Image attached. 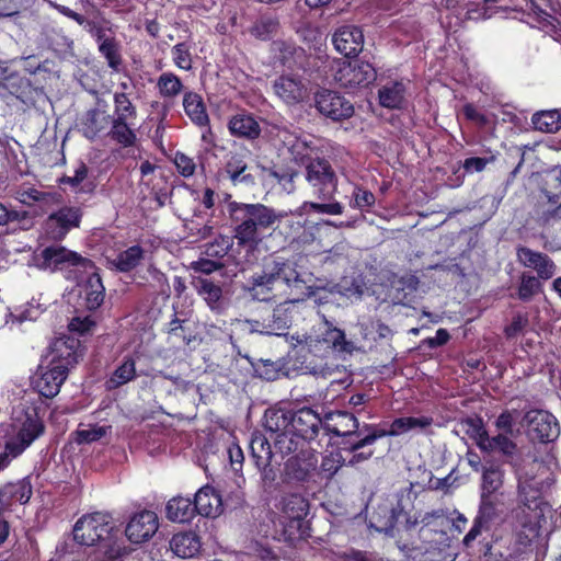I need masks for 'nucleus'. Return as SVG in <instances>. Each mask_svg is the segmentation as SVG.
Masks as SVG:
<instances>
[{
    "instance_id": "ddd939ff",
    "label": "nucleus",
    "mask_w": 561,
    "mask_h": 561,
    "mask_svg": "<svg viewBox=\"0 0 561 561\" xmlns=\"http://www.w3.org/2000/svg\"><path fill=\"white\" fill-rule=\"evenodd\" d=\"M528 14L537 26L554 39L561 38L560 3L558 0H526Z\"/></svg>"
},
{
    "instance_id": "72a5a7b5",
    "label": "nucleus",
    "mask_w": 561,
    "mask_h": 561,
    "mask_svg": "<svg viewBox=\"0 0 561 561\" xmlns=\"http://www.w3.org/2000/svg\"><path fill=\"white\" fill-rule=\"evenodd\" d=\"M111 122V116L104 110H89L81 121L83 135L89 139H94L101 133H104Z\"/></svg>"
},
{
    "instance_id": "f3484780",
    "label": "nucleus",
    "mask_w": 561,
    "mask_h": 561,
    "mask_svg": "<svg viewBox=\"0 0 561 561\" xmlns=\"http://www.w3.org/2000/svg\"><path fill=\"white\" fill-rule=\"evenodd\" d=\"M516 259L524 267L535 270L537 277L542 280L552 278L557 273V265L546 253L535 251L525 245L516 248Z\"/></svg>"
},
{
    "instance_id": "e2e57ef3",
    "label": "nucleus",
    "mask_w": 561,
    "mask_h": 561,
    "mask_svg": "<svg viewBox=\"0 0 561 561\" xmlns=\"http://www.w3.org/2000/svg\"><path fill=\"white\" fill-rule=\"evenodd\" d=\"M515 419L512 411H503L494 421L496 432L506 433L515 436Z\"/></svg>"
},
{
    "instance_id": "5701e85b",
    "label": "nucleus",
    "mask_w": 561,
    "mask_h": 561,
    "mask_svg": "<svg viewBox=\"0 0 561 561\" xmlns=\"http://www.w3.org/2000/svg\"><path fill=\"white\" fill-rule=\"evenodd\" d=\"M10 194L21 204L26 206H32L36 203L42 205L57 204L61 197L58 193L41 191L30 183H22L13 186L10 190Z\"/></svg>"
},
{
    "instance_id": "37998d69",
    "label": "nucleus",
    "mask_w": 561,
    "mask_h": 561,
    "mask_svg": "<svg viewBox=\"0 0 561 561\" xmlns=\"http://www.w3.org/2000/svg\"><path fill=\"white\" fill-rule=\"evenodd\" d=\"M516 485V501L522 503L523 506L533 507L538 504L540 496V489L536 480L527 481L524 476V480L518 479Z\"/></svg>"
},
{
    "instance_id": "58836bf2",
    "label": "nucleus",
    "mask_w": 561,
    "mask_h": 561,
    "mask_svg": "<svg viewBox=\"0 0 561 561\" xmlns=\"http://www.w3.org/2000/svg\"><path fill=\"white\" fill-rule=\"evenodd\" d=\"M531 124L541 133H557L561 129V113L558 110L537 112L531 117Z\"/></svg>"
},
{
    "instance_id": "39448f33",
    "label": "nucleus",
    "mask_w": 561,
    "mask_h": 561,
    "mask_svg": "<svg viewBox=\"0 0 561 561\" xmlns=\"http://www.w3.org/2000/svg\"><path fill=\"white\" fill-rule=\"evenodd\" d=\"M305 280L289 261L274 260L266 264L261 274L252 277L253 297L270 300L272 291H284L285 287L302 289Z\"/></svg>"
},
{
    "instance_id": "cd10ccee",
    "label": "nucleus",
    "mask_w": 561,
    "mask_h": 561,
    "mask_svg": "<svg viewBox=\"0 0 561 561\" xmlns=\"http://www.w3.org/2000/svg\"><path fill=\"white\" fill-rule=\"evenodd\" d=\"M408 83L392 81L378 91L379 104L389 110H402L407 106Z\"/></svg>"
},
{
    "instance_id": "09e8293b",
    "label": "nucleus",
    "mask_w": 561,
    "mask_h": 561,
    "mask_svg": "<svg viewBox=\"0 0 561 561\" xmlns=\"http://www.w3.org/2000/svg\"><path fill=\"white\" fill-rule=\"evenodd\" d=\"M329 540L332 546L329 550L332 554L331 558L334 561H348V535L331 531L329 534Z\"/></svg>"
},
{
    "instance_id": "4c0bfd02",
    "label": "nucleus",
    "mask_w": 561,
    "mask_h": 561,
    "mask_svg": "<svg viewBox=\"0 0 561 561\" xmlns=\"http://www.w3.org/2000/svg\"><path fill=\"white\" fill-rule=\"evenodd\" d=\"M397 511L388 505H379L378 511L369 518V528H374L378 533L389 534L393 530L397 523Z\"/></svg>"
},
{
    "instance_id": "ea45409f",
    "label": "nucleus",
    "mask_w": 561,
    "mask_h": 561,
    "mask_svg": "<svg viewBox=\"0 0 561 561\" xmlns=\"http://www.w3.org/2000/svg\"><path fill=\"white\" fill-rule=\"evenodd\" d=\"M504 484V470L500 466L482 467L481 496H492Z\"/></svg>"
},
{
    "instance_id": "2f4dec72",
    "label": "nucleus",
    "mask_w": 561,
    "mask_h": 561,
    "mask_svg": "<svg viewBox=\"0 0 561 561\" xmlns=\"http://www.w3.org/2000/svg\"><path fill=\"white\" fill-rule=\"evenodd\" d=\"M201 547V539L193 531L175 534L170 541V548L173 553L183 559L195 557L199 552Z\"/></svg>"
},
{
    "instance_id": "423d86ee",
    "label": "nucleus",
    "mask_w": 561,
    "mask_h": 561,
    "mask_svg": "<svg viewBox=\"0 0 561 561\" xmlns=\"http://www.w3.org/2000/svg\"><path fill=\"white\" fill-rule=\"evenodd\" d=\"M297 345L305 355L308 353L319 359H337L348 351L350 343L342 330L324 322L305 340L297 339Z\"/></svg>"
},
{
    "instance_id": "13d9d810",
    "label": "nucleus",
    "mask_w": 561,
    "mask_h": 561,
    "mask_svg": "<svg viewBox=\"0 0 561 561\" xmlns=\"http://www.w3.org/2000/svg\"><path fill=\"white\" fill-rule=\"evenodd\" d=\"M308 208L312 209L317 213L330 214V215H340L343 209V207L340 203L318 204V203L305 202L295 211L290 210V211H288V214L301 216L307 211Z\"/></svg>"
},
{
    "instance_id": "dca6fc26",
    "label": "nucleus",
    "mask_w": 561,
    "mask_h": 561,
    "mask_svg": "<svg viewBox=\"0 0 561 561\" xmlns=\"http://www.w3.org/2000/svg\"><path fill=\"white\" fill-rule=\"evenodd\" d=\"M291 323L289 314V302L280 304L271 314L263 319L249 321L250 330L260 334L282 336L286 334V330Z\"/></svg>"
},
{
    "instance_id": "a19ab883",
    "label": "nucleus",
    "mask_w": 561,
    "mask_h": 561,
    "mask_svg": "<svg viewBox=\"0 0 561 561\" xmlns=\"http://www.w3.org/2000/svg\"><path fill=\"white\" fill-rule=\"evenodd\" d=\"M144 256L145 250L136 244L119 252L112 263L117 271L126 273L137 267Z\"/></svg>"
},
{
    "instance_id": "603ef678",
    "label": "nucleus",
    "mask_w": 561,
    "mask_h": 561,
    "mask_svg": "<svg viewBox=\"0 0 561 561\" xmlns=\"http://www.w3.org/2000/svg\"><path fill=\"white\" fill-rule=\"evenodd\" d=\"M540 280L541 278L537 276L523 273L518 286V298L523 301L531 300L533 297L539 294L542 289Z\"/></svg>"
},
{
    "instance_id": "f8f14e48",
    "label": "nucleus",
    "mask_w": 561,
    "mask_h": 561,
    "mask_svg": "<svg viewBox=\"0 0 561 561\" xmlns=\"http://www.w3.org/2000/svg\"><path fill=\"white\" fill-rule=\"evenodd\" d=\"M90 265L91 268L82 264L70 279L77 282L81 287L80 296L84 299L85 308L96 310L104 301L105 287L91 260Z\"/></svg>"
},
{
    "instance_id": "b1692460",
    "label": "nucleus",
    "mask_w": 561,
    "mask_h": 561,
    "mask_svg": "<svg viewBox=\"0 0 561 561\" xmlns=\"http://www.w3.org/2000/svg\"><path fill=\"white\" fill-rule=\"evenodd\" d=\"M33 493L28 479L10 482L0 489V505L3 510L11 511L15 505L26 504Z\"/></svg>"
},
{
    "instance_id": "680f3d73",
    "label": "nucleus",
    "mask_w": 561,
    "mask_h": 561,
    "mask_svg": "<svg viewBox=\"0 0 561 561\" xmlns=\"http://www.w3.org/2000/svg\"><path fill=\"white\" fill-rule=\"evenodd\" d=\"M41 312L42 310L39 309V307L30 306L24 310L10 313L7 323H11L13 325L21 324L24 321H34L39 317Z\"/></svg>"
},
{
    "instance_id": "49530a36",
    "label": "nucleus",
    "mask_w": 561,
    "mask_h": 561,
    "mask_svg": "<svg viewBox=\"0 0 561 561\" xmlns=\"http://www.w3.org/2000/svg\"><path fill=\"white\" fill-rule=\"evenodd\" d=\"M136 376V366L133 358H126L124 362L114 370L111 378L108 379V388H118Z\"/></svg>"
},
{
    "instance_id": "c03bdc74",
    "label": "nucleus",
    "mask_w": 561,
    "mask_h": 561,
    "mask_svg": "<svg viewBox=\"0 0 561 561\" xmlns=\"http://www.w3.org/2000/svg\"><path fill=\"white\" fill-rule=\"evenodd\" d=\"M111 124L110 135L113 140L124 147H129L135 144L136 134L131 128L133 121L112 118Z\"/></svg>"
},
{
    "instance_id": "f704fd0d",
    "label": "nucleus",
    "mask_w": 561,
    "mask_h": 561,
    "mask_svg": "<svg viewBox=\"0 0 561 561\" xmlns=\"http://www.w3.org/2000/svg\"><path fill=\"white\" fill-rule=\"evenodd\" d=\"M553 179H552V188L556 192L549 191L548 188H543L542 193L546 196L548 203L554 206L552 210L542 211L539 215L538 220L543 225L548 224L551 219L559 217L560 208H561V165L556 167L552 170Z\"/></svg>"
},
{
    "instance_id": "8fccbe9b",
    "label": "nucleus",
    "mask_w": 561,
    "mask_h": 561,
    "mask_svg": "<svg viewBox=\"0 0 561 561\" xmlns=\"http://www.w3.org/2000/svg\"><path fill=\"white\" fill-rule=\"evenodd\" d=\"M137 116V110L126 93L114 94V114L112 118L133 121Z\"/></svg>"
},
{
    "instance_id": "c9c22d12",
    "label": "nucleus",
    "mask_w": 561,
    "mask_h": 561,
    "mask_svg": "<svg viewBox=\"0 0 561 561\" xmlns=\"http://www.w3.org/2000/svg\"><path fill=\"white\" fill-rule=\"evenodd\" d=\"M270 440L271 435L267 437L263 434H254L251 439V456L259 470H266L271 463L273 453Z\"/></svg>"
},
{
    "instance_id": "4d7b16f0",
    "label": "nucleus",
    "mask_w": 561,
    "mask_h": 561,
    "mask_svg": "<svg viewBox=\"0 0 561 561\" xmlns=\"http://www.w3.org/2000/svg\"><path fill=\"white\" fill-rule=\"evenodd\" d=\"M172 59L175 66L183 70L192 69V54L191 46L187 43H179L173 46L172 50Z\"/></svg>"
},
{
    "instance_id": "393cba45",
    "label": "nucleus",
    "mask_w": 561,
    "mask_h": 561,
    "mask_svg": "<svg viewBox=\"0 0 561 561\" xmlns=\"http://www.w3.org/2000/svg\"><path fill=\"white\" fill-rule=\"evenodd\" d=\"M196 513L205 517H217L224 511L219 492L209 485L201 488L194 497Z\"/></svg>"
},
{
    "instance_id": "9d476101",
    "label": "nucleus",
    "mask_w": 561,
    "mask_h": 561,
    "mask_svg": "<svg viewBox=\"0 0 561 561\" xmlns=\"http://www.w3.org/2000/svg\"><path fill=\"white\" fill-rule=\"evenodd\" d=\"M82 211L77 206H62L48 215L43 224V236L53 241H60L76 228H79Z\"/></svg>"
},
{
    "instance_id": "7ed1b4c3",
    "label": "nucleus",
    "mask_w": 561,
    "mask_h": 561,
    "mask_svg": "<svg viewBox=\"0 0 561 561\" xmlns=\"http://www.w3.org/2000/svg\"><path fill=\"white\" fill-rule=\"evenodd\" d=\"M228 214L234 224V238L239 245L255 247L262 241V230L272 228L288 216V211L275 210L264 204L230 202Z\"/></svg>"
},
{
    "instance_id": "4468645a",
    "label": "nucleus",
    "mask_w": 561,
    "mask_h": 561,
    "mask_svg": "<svg viewBox=\"0 0 561 561\" xmlns=\"http://www.w3.org/2000/svg\"><path fill=\"white\" fill-rule=\"evenodd\" d=\"M524 421L527 426V434L531 440L550 443L556 440L560 434L559 422L550 412L545 410H530L526 412Z\"/></svg>"
},
{
    "instance_id": "c756f323",
    "label": "nucleus",
    "mask_w": 561,
    "mask_h": 561,
    "mask_svg": "<svg viewBox=\"0 0 561 561\" xmlns=\"http://www.w3.org/2000/svg\"><path fill=\"white\" fill-rule=\"evenodd\" d=\"M317 459L310 451L301 450L290 457L285 465L286 473L293 479L304 481L316 469Z\"/></svg>"
},
{
    "instance_id": "864d4df0",
    "label": "nucleus",
    "mask_w": 561,
    "mask_h": 561,
    "mask_svg": "<svg viewBox=\"0 0 561 561\" xmlns=\"http://www.w3.org/2000/svg\"><path fill=\"white\" fill-rule=\"evenodd\" d=\"M377 73L368 61H358L353 65V84L368 87L376 80Z\"/></svg>"
},
{
    "instance_id": "bb28decb",
    "label": "nucleus",
    "mask_w": 561,
    "mask_h": 561,
    "mask_svg": "<svg viewBox=\"0 0 561 561\" xmlns=\"http://www.w3.org/2000/svg\"><path fill=\"white\" fill-rule=\"evenodd\" d=\"M194 287L197 294L205 300L210 310L221 313L227 307V301L222 296L221 286L215 284L208 278L198 277L194 280Z\"/></svg>"
},
{
    "instance_id": "bf43d9fd",
    "label": "nucleus",
    "mask_w": 561,
    "mask_h": 561,
    "mask_svg": "<svg viewBox=\"0 0 561 561\" xmlns=\"http://www.w3.org/2000/svg\"><path fill=\"white\" fill-rule=\"evenodd\" d=\"M510 467L516 478V480H524V476L527 481L536 480V472L533 470V466L530 463H526L524 459L520 457H516L515 459L510 460Z\"/></svg>"
},
{
    "instance_id": "a211bd4d",
    "label": "nucleus",
    "mask_w": 561,
    "mask_h": 561,
    "mask_svg": "<svg viewBox=\"0 0 561 561\" xmlns=\"http://www.w3.org/2000/svg\"><path fill=\"white\" fill-rule=\"evenodd\" d=\"M351 28L347 25L341 26L332 35L334 49L344 57L343 61L336 62L334 78L343 87L351 84Z\"/></svg>"
},
{
    "instance_id": "4be33fe9",
    "label": "nucleus",
    "mask_w": 561,
    "mask_h": 561,
    "mask_svg": "<svg viewBox=\"0 0 561 561\" xmlns=\"http://www.w3.org/2000/svg\"><path fill=\"white\" fill-rule=\"evenodd\" d=\"M317 108L323 115L334 121L348 118L351 116V105L347 100L333 91H322L316 96Z\"/></svg>"
},
{
    "instance_id": "412c9836",
    "label": "nucleus",
    "mask_w": 561,
    "mask_h": 561,
    "mask_svg": "<svg viewBox=\"0 0 561 561\" xmlns=\"http://www.w3.org/2000/svg\"><path fill=\"white\" fill-rule=\"evenodd\" d=\"M308 502L299 494H287L284 495L278 505L279 511V523L286 527H299L300 522L308 514Z\"/></svg>"
},
{
    "instance_id": "0eeeda50",
    "label": "nucleus",
    "mask_w": 561,
    "mask_h": 561,
    "mask_svg": "<svg viewBox=\"0 0 561 561\" xmlns=\"http://www.w3.org/2000/svg\"><path fill=\"white\" fill-rule=\"evenodd\" d=\"M469 423L472 427L470 436L482 453L489 455L497 454L504 458L506 463L516 458L518 446L513 439L514 435L500 432L490 435L484 428L481 419L470 420Z\"/></svg>"
},
{
    "instance_id": "e433bc0d",
    "label": "nucleus",
    "mask_w": 561,
    "mask_h": 561,
    "mask_svg": "<svg viewBox=\"0 0 561 561\" xmlns=\"http://www.w3.org/2000/svg\"><path fill=\"white\" fill-rule=\"evenodd\" d=\"M183 107L191 121L199 127H207L209 117L203 98L195 92H187L183 98Z\"/></svg>"
},
{
    "instance_id": "aec40b11",
    "label": "nucleus",
    "mask_w": 561,
    "mask_h": 561,
    "mask_svg": "<svg viewBox=\"0 0 561 561\" xmlns=\"http://www.w3.org/2000/svg\"><path fill=\"white\" fill-rule=\"evenodd\" d=\"M321 417L311 408H302L296 413H291V430L298 447L306 440H312L317 437Z\"/></svg>"
},
{
    "instance_id": "f257e3e1",
    "label": "nucleus",
    "mask_w": 561,
    "mask_h": 561,
    "mask_svg": "<svg viewBox=\"0 0 561 561\" xmlns=\"http://www.w3.org/2000/svg\"><path fill=\"white\" fill-rule=\"evenodd\" d=\"M72 534L77 543L96 547L87 561L96 556L100 560H118L130 551L121 528L107 513L95 512L81 516L76 522Z\"/></svg>"
},
{
    "instance_id": "6e6552de",
    "label": "nucleus",
    "mask_w": 561,
    "mask_h": 561,
    "mask_svg": "<svg viewBox=\"0 0 561 561\" xmlns=\"http://www.w3.org/2000/svg\"><path fill=\"white\" fill-rule=\"evenodd\" d=\"M264 425L275 448L283 455L298 449V440L293 435L291 412L282 409H271L264 414Z\"/></svg>"
},
{
    "instance_id": "69168bd1",
    "label": "nucleus",
    "mask_w": 561,
    "mask_h": 561,
    "mask_svg": "<svg viewBox=\"0 0 561 561\" xmlns=\"http://www.w3.org/2000/svg\"><path fill=\"white\" fill-rule=\"evenodd\" d=\"M231 244L232 242L228 237H220L219 239L215 240V242L207 244L206 254L210 256L222 257L228 253Z\"/></svg>"
},
{
    "instance_id": "5fc2aeb1",
    "label": "nucleus",
    "mask_w": 561,
    "mask_h": 561,
    "mask_svg": "<svg viewBox=\"0 0 561 561\" xmlns=\"http://www.w3.org/2000/svg\"><path fill=\"white\" fill-rule=\"evenodd\" d=\"M279 23L275 18L262 16L251 27V34L256 38L266 41L277 33Z\"/></svg>"
},
{
    "instance_id": "9b49d317",
    "label": "nucleus",
    "mask_w": 561,
    "mask_h": 561,
    "mask_svg": "<svg viewBox=\"0 0 561 561\" xmlns=\"http://www.w3.org/2000/svg\"><path fill=\"white\" fill-rule=\"evenodd\" d=\"M43 424L35 414H26L16 437L5 445V453L0 454V470L7 468L12 458L21 455L41 434Z\"/></svg>"
},
{
    "instance_id": "1a4fd4ad",
    "label": "nucleus",
    "mask_w": 561,
    "mask_h": 561,
    "mask_svg": "<svg viewBox=\"0 0 561 561\" xmlns=\"http://www.w3.org/2000/svg\"><path fill=\"white\" fill-rule=\"evenodd\" d=\"M36 266L43 270L69 268L67 278H71L83 264L91 268L90 260L61 245H51L34 254Z\"/></svg>"
},
{
    "instance_id": "79ce46f5",
    "label": "nucleus",
    "mask_w": 561,
    "mask_h": 561,
    "mask_svg": "<svg viewBox=\"0 0 561 561\" xmlns=\"http://www.w3.org/2000/svg\"><path fill=\"white\" fill-rule=\"evenodd\" d=\"M111 431V425L80 424L78 430L75 432V440L78 444H91L101 440L103 437L108 435Z\"/></svg>"
},
{
    "instance_id": "a878e982",
    "label": "nucleus",
    "mask_w": 561,
    "mask_h": 561,
    "mask_svg": "<svg viewBox=\"0 0 561 561\" xmlns=\"http://www.w3.org/2000/svg\"><path fill=\"white\" fill-rule=\"evenodd\" d=\"M282 141V150L288 153L297 163H305L310 158L312 147L306 137L295 133L283 130L278 134Z\"/></svg>"
},
{
    "instance_id": "de8ad7c7",
    "label": "nucleus",
    "mask_w": 561,
    "mask_h": 561,
    "mask_svg": "<svg viewBox=\"0 0 561 561\" xmlns=\"http://www.w3.org/2000/svg\"><path fill=\"white\" fill-rule=\"evenodd\" d=\"M479 523H483L491 528V525L500 518V510L492 496H481L478 513L476 516Z\"/></svg>"
},
{
    "instance_id": "a18cd8bd",
    "label": "nucleus",
    "mask_w": 561,
    "mask_h": 561,
    "mask_svg": "<svg viewBox=\"0 0 561 561\" xmlns=\"http://www.w3.org/2000/svg\"><path fill=\"white\" fill-rule=\"evenodd\" d=\"M247 164L237 154L231 156L226 164V173L228 174L230 181L233 185L253 184L254 179L251 174L245 173Z\"/></svg>"
},
{
    "instance_id": "2eb2a0df",
    "label": "nucleus",
    "mask_w": 561,
    "mask_h": 561,
    "mask_svg": "<svg viewBox=\"0 0 561 561\" xmlns=\"http://www.w3.org/2000/svg\"><path fill=\"white\" fill-rule=\"evenodd\" d=\"M306 180L319 198H330L336 191V176L327 160H311L306 165Z\"/></svg>"
},
{
    "instance_id": "f03ea898",
    "label": "nucleus",
    "mask_w": 561,
    "mask_h": 561,
    "mask_svg": "<svg viewBox=\"0 0 561 561\" xmlns=\"http://www.w3.org/2000/svg\"><path fill=\"white\" fill-rule=\"evenodd\" d=\"M81 356L78 339L61 336L54 340L33 377L34 388L45 398L56 397Z\"/></svg>"
},
{
    "instance_id": "6e6d98bb",
    "label": "nucleus",
    "mask_w": 561,
    "mask_h": 561,
    "mask_svg": "<svg viewBox=\"0 0 561 561\" xmlns=\"http://www.w3.org/2000/svg\"><path fill=\"white\" fill-rule=\"evenodd\" d=\"M99 50L106 59L107 65L113 70H118L122 59L116 41L114 38H104V41L99 45Z\"/></svg>"
},
{
    "instance_id": "338daca9",
    "label": "nucleus",
    "mask_w": 561,
    "mask_h": 561,
    "mask_svg": "<svg viewBox=\"0 0 561 561\" xmlns=\"http://www.w3.org/2000/svg\"><path fill=\"white\" fill-rule=\"evenodd\" d=\"M174 164L179 173L185 178L192 176L196 169L193 159L181 152L175 154Z\"/></svg>"
},
{
    "instance_id": "0e129e2a",
    "label": "nucleus",
    "mask_w": 561,
    "mask_h": 561,
    "mask_svg": "<svg viewBox=\"0 0 561 561\" xmlns=\"http://www.w3.org/2000/svg\"><path fill=\"white\" fill-rule=\"evenodd\" d=\"M88 176V167L80 162L75 169L73 175H66L59 179L60 184L70 185L72 188H77Z\"/></svg>"
},
{
    "instance_id": "774afa93",
    "label": "nucleus",
    "mask_w": 561,
    "mask_h": 561,
    "mask_svg": "<svg viewBox=\"0 0 561 561\" xmlns=\"http://www.w3.org/2000/svg\"><path fill=\"white\" fill-rule=\"evenodd\" d=\"M537 507L538 504L534 505L533 507H527L517 502L516 507L512 511V515L522 527H526L531 524V513L535 512Z\"/></svg>"
},
{
    "instance_id": "052dcab7",
    "label": "nucleus",
    "mask_w": 561,
    "mask_h": 561,
    "mask_svg": "<svg viewBox=\"0 0 561 561\" xmlns=\"http://www.w3.org/2000/svg\"><path fill=\"white\" fill-rule=\"evenodd\" d=\"M342 463H343V458H342V455L339 451L330 453L329 455H327L322 459L321 471L328 478H331L342 467Z\"/></svg>"
},
{
    "instance_id": "c85d7f7f",
    "label": "nucleus",
    "mask_w": 561,
    "mask_h": 561,
    "mask_svg": "<svg viewBox=\"0 0 561 561\" xmlns=\"http://www.w3.org/2000/svg\"><path fill=\"white\" fill-rule=\"evenodd\" d=\"M275 94L287 104H296L304 100L306 88L300 80L290 76H282L273 83Z\"/></svg>"
},
{
    "instance_id": "6ab92c4d",
    "label": "nucleus",
    "mask_w": 561,
    "mask_h": 561,
    "mask_svg": "<svg viewBox=\"0 0 561 561\" xmlns=\"http://www.w3.org/2000/svg\"><path fill=\"white\" fill-rule=\"evenodd\" d=\"M159 527L158 516L152 511L136 513L126 526V537L134 543H140L150 539Z\"/></svg>"
},
{
    "instance_id": "473e14b6",
    "label": "nucleus",
    "mask_w": 561,
    "mask_h": 561,
    "mask_svg": "<svg viewBox=\"0 0 561 561\" xmlns=\"http://www.w3.org/2000/svg\"><path fill=\"white\" fill-rule=\"evenodd\" d=\"M195 514V505L190 497L175 496L165 505L167 518L174 523H188Z\"/></svg>"
},
{
    "instance_id": "7c9ffc66",
    "label": "nucleus",
    "mask_w": 561,
    "mask_h": 561,
    "mask_svg": "<svg viewBox=\"0 0 561 561\" xmlns=\"http://www.w3.org/2000/svg\"><path fill=\"white\" fill-rule=\"evenodd\" d=\"M231 135L240 138L255 139L261 134V127L255 117L248 113L233 115L228 124Z\"/></svg>"
},
{
    "instance_id": "3c124183",
    "label": "nucleus",
    "mask_w": 561,
    "mask_h": 561,
    "mask_svg": "<svg viewBox=\"0 0 561 561\" xmlns=\"http://www.w3.org/2000/svg\"><path fill=\"white\" fill-rule=\"evenodd\" d=\"M157 87L163 98H175L183 89L181 79L172 72H163L158 78Z\"/></svg>"
},
{
    "instance_id": "20e7f679",
    "label": "nucleus",
    "mask_w": 561,
    "mask_h": 561,
    "mask_svg": "<svg viewBox=\"0 0 561 561\" xmlns=\"http://www.w3.org/2000/svg\"><path fill=\"white\" fill-rule=\"evenodd\" d=\"M433 424L431 416H405L394 419L389 430L379 428L371 424L360 425L357 417L353 415V465L369 459L374 451L362 450L373 445L378 438L385 436H399L410 431H423Z\"/></svg>"
}]
</instances>
